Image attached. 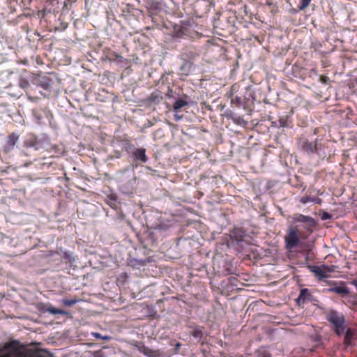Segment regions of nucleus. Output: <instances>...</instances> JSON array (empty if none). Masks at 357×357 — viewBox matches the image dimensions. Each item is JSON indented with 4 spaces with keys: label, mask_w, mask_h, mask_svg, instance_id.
Listing matches in <instances>:
<instances>
[{
    "label": "nucleus",
    "mask_w": 357,
    "mask_h": 357,
    "mask_svg": "<svg viewBox=\"0 0 357 357\" xmlns=\"http://www.w3.org/2000/svg\"><path fill=\"white\" fill-rule=\"evenodd\" d=\"M23 144L26 149L33 148L36 151L47 152L49 158L59 157L64 153L62 145L52 144L46 137L38 138L35 135H30L24 141Z\"/></svg>",
    "instance_id": "obj_1"
},
{
    "label": "nucleus",
    "mask_w": 357,
    "mask_h": 357,
    "mask_svg": "<svg viewBox=\"0 0 357 357\" xmlns=\"http://www.w3.org/2000/svg\"><path fill=\"white\" fill-rule=\"evenodd\" d=\"M326 320L332 325L334 333L341 336L347 328L344 315L335 310H330L326 314Z\"/></svg>",
    "instance_id": "obj_2"
},
{
    "label": "nucleus",
    "mask_w": 357,
    "mask_h": 357,
    "mask_svg": "<svg viewBox=\"0 0 357 357\" xmlns=\"http://www.w3.org/2000/svg\"><path fill=\"white\" fill-rule=\"evenodd\" d=\"M309 268L319 280H323L329 277V273L335 271L334 266H310Z\"/></svg>",
    "instance_id": "obj_3"
},
{
    "label": "nucleus",
    "mask_w": 357,
    "mask_h": 357,
    "mask_svg": "<svg viewBox=\"0 0 357 357\" xmlns=\"http://www.w3.org/2000/svg\"><path fill=\"white\" fill-rule=\"evenodd\" d=\"M284 242L288 250L296 248L300 243L298 231L292 227L289 229L287 234L284 237Z\"/></svg>",
    "instance_id": "obj_4"
},
{
    "label": "nucleus",
    "mask_w": 357,
    "mask_h": 357,
    "mask_svg": "<svg viewBox=\"0 0 357 357\" xmlns=\"http://www.w3.org/2000/svg\"><path fill=\"white\" fill-rule=\"evenodd\" d=\"M298 149L308 155L314 153L317 150V140L310 141L306 137H301L297 142Z\"/></svg>",
    "instance_id": "obj_5"
},
{
    "label": "nucleus",
    "mask_w": 357,
    "mask_h": 357,
    "mask_svg": "<svg viewBox=\"0 0 357 357\" xmlns=\"http://www.w3.org/2000/svg\"><path fill=\"white\" fill-rule=\"evenodd\" d=\"M199 56V52L195 47H186L183 50L181 58L187 62L193 61Z\"/></svg>",
    "instance_id": "obj_6"
},
{
    "label": "nucleus",
    "mask_w": 357,
    "mask_h": 357,
    "mask_svg": "<svg viewBox=\"0 0 357 357\" xmlns=\"http://www.w3.org/2000/svg\"><path fill=\"white\" fill-rule=\"evenodd\" d=\"M294 222L305 223V227L310 229L316 225L314 219L310 216L305 215L301 213H295L292 216Z\"/></svg>",
    "instance_id": "obj_7"
},
{
    "label": "nucleus",
    "mask_w": 357,
    "mask_h": 357,
    "mask_svg": "<svg viewBox=\"0 0 357 357\" xmlns=\"http://www.w3.org/2000/svg\"><path fill=\"white\" fill-rule=\"evenodd\" d=\"M146 153V150L144 148H135L132 151V156L135 160L146 163L148 161Z\"/></svg>",
    "instance_id": "obj_8"
},
{
    "label": "nucleus",
    "mask_w": 357,
    "mask_h": 357,
    "mask_svg": "<svg viewBox=\"0 0 357 357\" xmlns=\"http://www.w3.org/2000/svg\"><path fill=\"white\" fill-rule=\"evenodd\" d=\"M312 299L313 297L310 290L307 288H305L301 290L298 297L296 298V303L298 305H301L306 303L312 301Z\"/></svg>",
    "instance_id": "obj_9"
},
{
    "label": "nucleus",
    "mask_w": 357,
    "mask_h": 357,
    "mask_svg": "<svg viewBox=\"0 0 357 357\" xmlns=\"http://www.w3.org/2000/svg\"><path fill=\"white\" fill-rule=\"evenodd\" d=\"M18 139L19 135L15 132H12L11 134H10L8 137L6 144L3 147V151L5 153H8L14 149V146L16 144Z\"/></svg>",
    "instance_id": "obj_10"
},
{
    "label": "nucleus",
    "mask_w": 357,
    "mask_h": 357,
    "mask_svg": "<svg viewBox=\"0 0 357 357\" xmlns=\"http://www.w3.org/2000/svg\"><path fill=\"white\" fill-rule=\"evenodd\" d=\"M231 238L236 242H242L246 236L245 230L242 227H234L230 230Z\"/></svg>",
    "instance_id": "obj_11"
},
{
    "label": "nucleus",
    "mask_w": 357,
    "mask_h": 357,
    "mask_svg": "<svg viewBox=\"0 0 357 357\" xmlns=\"http://www.w3.org/2000/svg\"><path fill=\"white\" fill-rule=\"evenodd\" d=\"M329 292L335 293L340 295L342 298L347 296L349 294V289L345 286L331 287L328 290Z\"/></svg>",
    "instance_id": "obj_12"
},
{
    "label": "nucleus",
    "mask_w": 357,
    "mask_h": 357,
    "mask_svg": "<svg viewBox=\"0 0 357 357\" xmlns=\"http://www.w3.org/2000/svg\"><path fill=\"white\" fill-rule=\"evenodd\" d=\"M190 335L197 339L199 342H202V344H204V342H202V339L204 336L203 326H196L195 327L192 328V331H190Z\"/></svg>",
    "instance_id": "obj_13"
},
{
    "label": "nucleus",
    "mask_w": 357,
    "mask_h": 357,
    "mask_svg": "<svg viewBox=\"0 0 357 357\" xmlns=\"http://www.w3.org/2000/svg\"><path fill=\"white\" fill-rule=\"evenodd\" d=\"M344 303L350 309L357 310V296L354 295H348L345 297Z\"/></svg>",
    "instance_id": "obj_14"
},
{
    "label": "nucleus",
    "mask_w": 357,
    "mask_h": 357,
    "mask_svg": "<svg viewBox=\"0 0 357 357\" xmlns=\"http://www.w3.org/2000/svg\"><path fill=\"white\" fill-rule=\"evenodd\" d=\"M13 75V73L9 75H0V81L3 82V83L0 84V89H7L11 86L10 80Z\"/></svg>",
    "instance_id": "obj_15"
},
{
    "label": "nucleus",
    "mask_w": 357,
    "mask_h": 357,
    "mask_svg": "<svg viewBox=\"0 0 357 357\" xmlns=\"http://www.w3.org/2000/svg\"><path fill=\"white\" fill-rule=\"evenodd\" d=\"M149 100L151 102L158 104L162 100V96L160 91H155L150 95Z\"/></svg>",
    "instance_id": "obj_16"
},
{
    "label": "nucleus",
    "mask_w": 357,
    "mask_h": 357,
    "mask_svg": "<svg viewBox=\"0 0 357 357\" xmlns=\"http://www.w3.org/2000/svg\"><path fill=\"white\" fill-rule=\"evenodd\" d=\"M188 105V102L183 99H178L175 101L173 105L174 111L178 112L182 107L186 106Z\"/></svg>",
    "instance_id": "obj_17"
},
{
    "label": "nucleus",
    "mask_w": 357,
    "mask_h": 357,
    "mask_svg": "<svg viewBox=\"0 0 357 357\" xmlns=\"http://www.w3.org/2000/svg\"><path fill=\"white\" fill-rule=\"evenodd\" d=\"M45 311L48 312L49 313L52 314L64 315V314H67V312L66 311H64L63 310L57 309L51 305H50L49 306L47 307V308L45 309Z\"/></svg>",
    "instance_id": "obj_18"
},
{
    "label": "nucleus",
    "mask_w": 357,
    "mask_h": 357,
    "mask_svg": "<svg viewBox=\"0 0 357 357\" xmlns=\"http://www.w3.org/2000/svg\"><path fill=\"white\" fill-rule=\"evenodd\" d=\"M354 335L353 330L350 328H347V330L345 332L344 335V343L347 346H349L351 344V339Z\"/></svg>",
    "instance_id": "obj_19"
},
{
    "label": "nucleus",
    "mask_w": 357,
    "mask_h": 357,
    "mask_svg": "<svg viewBox=\"0 0 357 357\" xmlns=\"http://www.w3.org/2000/svg\"><path fill=\"white\" fill-rule=\"evenodd\" d=\"M18 84H19V86L23 89H26V88L29 87V81L27 80V79L23 76H20L19 77V79H18Z\"/></svg>",
    "instance_id": "obj_20"
},
{
    "label": "nucleus",
    "mask_w": 357,
    "mask_h": 357,
    "mask_svg": "<svg viewBox=\"0 0 357 357\" xmlns=\"http://www.w3.org/2000/svg\"><path fill=\"white\" fill-rule=\"evenodd\" d=\"M107 58L108 60H109L110 61H115L118 59H122V56L117 54L116 52H109L107 54Z\"/></svg>",
    "instance_id": "obj_21"
},
{
    "label": "nucleus",
    "mask_w": 357,
    "mask_h": 357,
    "mask_svg": "<svg viewBox=\"0 0 357 357\" xmlns=\"http://www.w3.org/2000/svg\"><path fill=\"white\" fill-rule=\"evenodd\" d=\"M312 0H301L300 1V3L298 5V8L300 10H303L304 9H305L307 7L309 6L310 5V3L311 2Z\"/></svg>",
    "instance_id": "obj_22"
},
{
    "label": "nucleus",
    "mask_w": 357,
    "mask_h": 357,
    "mask_svg": "<svg viewBox=\"0 0 357 357\" xmlns=\"http://www.w3.org/2000/svg\"><path fill=\"white\" fill-rule=\"evenodd\" d=\"M316 198H312L309 196H305L301 198L300 202L302 204H307L308 202H316Z\"/></svg>",
    "instance_id": "obj_23"
},
{
    "label": "nucleus",
    "mask_w": 357,
    "mask_h": 357,
    "mask_svg": "<svg viewBox=\"0 0 357 357\" xmlns=\"http://www.w3.org/2000/svg\"><path fill=\"white\" fill-rule=\"evenodd\" d=\"M191 63L184 61L183 65L181 66V70L183 72L185 75L188 74L189 70H185V68H188V69L190 68Z\"/></svg>",
    "instance_id": "obj_24"
},
{
    "label": "nucleus",
    "mask_w": 357,
    "mask_h": 357,
    "mask_svg": "<svg viewBox=\"0 0 357 357\" xmlns=\"http://www.w3.org/2000/svg\"><path fill=\"white\" fill-rule=\"evenodd\" d=\"M77 302L76 299H63L62 303L66 306H72Z\"/></svg>",
    "instance_id": "obj_25"
},
{
    "label": "nucleus",
    "mask_w": 357,
    "mask_h": 357,
    "mask_svg": "<svg viewBox=\"0 0 357 357\" xmlns=\"http://www.w3.org/2000/svg\"><path fill=\"white\" fill-rule=\"evenodd\" d=\"M278 123H279L280 127L284 128V127H287L289 126L288 122H287V119L284 118V117L280 118V119L278 120Z\"/></svg>",
    "instance_id": "obj_26"
},
{
    "label": "nucleus",
    "mask_w": 357,
    "mask_h": 357,
    "mask_svg": "<svg viewBox=\"0 0 357 357\" xmlns=\"http://www.w3.org/2000/svg\"><path fill=\"white\" fill-rule=\"evenodd\" d=\"M240 86L238 84H234L231 87V96L233 98V96L235 93H236L239 89Z\"/></svg>",
    "instance_id": "obj_27"
},
{
    "label": "nucleus",
    "mask_w": 357,
    "mask_h": 357,
    "mask_svg": "<svg viewBox=\"0 0 357 357\" xmlns=\"http://www.w3.org/2000/svg\"><path fill=\"white\" fill-rule=\"evenodd\" d=\"M43 83L42 84V86L43 87V89H48L49 87L50 86V80L47 78V77H44L43 78Z\"/></svg>",
    "instance_id": "obj_28"
},
{
    "label": "nucleus",
    "mask_w": 357,
    "mask_h": 357,
    "mask_svg": "<svg viewBox=\"0 0 357 357\" xmlns=\"http://www.w3.org/2000/svg\"><path fill=\"white\" fill-rule=\"evenodd\" d=\"M319 80L322 84H328L330 79L327 76L321 75L319 77Z\"/></svg>",
    "instance_id": "obj_29"
},
{
    "label": "nucleus",
    "mask_w": 357,
    "mask_h": 357,
    "mask_svg": "<svg viewBox=\"0 0 357 357\" xmlns=\"http://www.w3.org/2000/svg\"><path fill=\"white\" fill-rule=\"evenodd\" d=\"M332 218L331 215L330 213H328V212H323L321 215V218L323 220H329Z\"/></svg>",
    "instance_id": "obj_30"
},
{
    "label": "nucleus",
    "mask_w": 357,
    "mask_h": 357,
    "mask_svg": "<svg viewBox=\"0 0 357 357\" xmlns=\"http://www.w3.org/2000/svg\"><path fill=\"white\" fill-rule=\"evenodd\" d=\"M92 336H93L96 338L101 339L102 335L99 333L93 332L91 333Z\"/></svg>",
    "instance_id": "obj_31"
},
{
    "label": "nucleus",
    "mask_w": 357,
    "mask_h": 357,
    "mask_svg": "<svg viewBox=\"0 0 357 357\" xmlns=\"http://www.w3.org/2000/svg\"><path fill=\"white\" fill-rule=\"evenodd\" d=\"M102 340H110L112 339V337L111 336H109V335H102V337H101Z\"/></svg>",
    "instance_id": "obj_32"
},
{
    "label": "nucleus",
    "mask_w": 357,
    "mask_h": 357,
    "mask_svg": "<svg viewBox=\"0 0 357 357\" xmlns=\"http://www.w3.org/2000/svg\"><path fill=\"white\" fill-rule=\"evenodd\" d=\"M261 357H272L271 354L269 353H264L261 354Z\"/></svg>",
    "instance_id": "obj_33"
},
{
    "label": "nucleus",
    "mask_w": 357,
    "mask_h": 357,
    "mask_svg": "<svg viewBox=\"0 0 357 357\" xmlns=\"http://www.w3.org/2000/svg\"><path fill=\"white\" fill-rule=\"evenodd\" d=\"M326 282H327L329 285H335V284H336V282H335V281H326Z\"/></svg>",
    "instance_id": "obj_34"
},
{
    "label": "nucleus",
    "mask_w": 357,
    "mask_h": 357,
    "mask_svg": "<svg viewBox=\"0 0 357 357\" xmlns=\"http://www.w3.org/2000/svg\"><path fill=\"white\" fill-rule=\"evenodd\" d=\"M316 199H316V202H314V203H317V204H320V203H321V199H319V198H316Z\"/></svg>",
    "instance_id": "obj_35"
},
{
    "label": "nucleus",
    "mask_w": 357,
    "mask_h": 357,
    "mask_svg": "<svg viewBox=\"0 0 357 357\" xmlns=\"http://www.w3.org/2000/svg\"><path fill=\"white\" fill-rule=\"evenodd\" d=\"M235 98H236V101L241 102V98L240 97L235 96Z\"/></svg>",
    "instance_id": "obj_36"
},
{
    "label": "nucleus",
    "mask_w": 357,
    "mask_h": 357,
    "mask_svg": "<svg viewBox=\"0 0 357 357\" xmlns=\"http://www.w3.org/2000/svg\"><path fill=\"white\" fill-rule=\"evenodd\" d=\"M22 154L23 155H28V153H27L26 151H23L22 152Z\"/></svg>",
    "instance_id": "obj_37"
},
{
    "label": "nucleus",
    "mask_w": 357,
    "mask_h": 357,
    "mask_svg": "<svg viewBox=\"0 0 357 357\" xmlns=\"http://www.w3.org/2000/svg\"><path fill=\"white\" fill-rule=\"evenodd\" d=\"M181 119V117L178 116L176 114H175V119L176 120H179Z\"/></svg>",
    "instance_id": "obj_38"
},
{
    "label": "nucleus",
    "mask_w": 357,
    "mask_h": 357,
    "mask_svg": "<svg viewBox=\"0 0 357 357\" xmlns=\"http://www.w3.org/2000/svg\"><path fill=\"white\" fill-rule=\"evenodd\" d=\"M11 345V344H8L6 347H9Z\"/></svg>",
    "instance_id": "obj_39"
}]
</instances>
